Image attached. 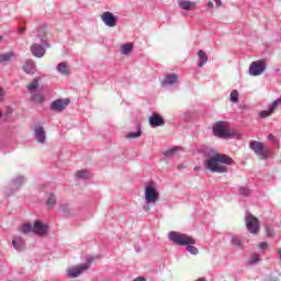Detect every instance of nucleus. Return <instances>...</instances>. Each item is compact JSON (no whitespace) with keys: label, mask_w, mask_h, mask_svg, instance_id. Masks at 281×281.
<instances>
[{"label":"nucleus","mask_w":281,"mask_h":281,"mask_svg":"<svg viewBox=\"0 0 281 281\" xmlns=\"http://www.w3.org/2000/svg\"><path fill=\"white\" fill-rule=\"evenodd\" d=\"M77 179H89V172L87 170H79L75 173Z\"/></svg>","instance_id":"27"},{"label":"nucleus","mask_w":281,"mask_h":281,"mask_svg":"<svg viewBox=\"0 0 281 281\" xmlns=\"http://www.w3.org/2000/svg\"><path fill=\"white\" fill-rule=\"evenodd\" d=\"M169 239L172 240V243H175L176 245H187V250L189 251V254H192L193 256H196V254H199V249L194 247V245H196L195 238H192L186 234L170 232Z\"/></svg>","instance_id":"2"},{"label":"nucleus","mask_w":281,"mask_h":281,"mask_svg":"<svg viewBox=\"0 0 281 281\" xmlns=\"http://www.w3.org/2000/svg\"><path fill=\"white\" fill-rule=\"evenodd\" d=\"M59 207L60 211L64 212L65 214H69V212H71V209H69L67 204H61Z\"/></svg>","instance_id":"34"},{"label":"nucleus","mask_w":281,"mask_h":281,"mask_svg":"<svg viewBox=\"0 0 281 281\" xmlns=\"http://www.w3.org/2000/svg\"><path fill=\"white\" fill-rule=\"evenodd\" d=\"M20 232H21V234H30V232H34V225H32L30 223L23 224L20 227Z\"/></svg>","instance_id":"23"},{"label":"nucleus","mask_w":281,"mask_h":281,"mask_svg":"<svg viewBox=\"0 0 281 281\" xmlns=\"http://www.w3.org/2000/svg\"><path fill=\"white\" fill-rule=\"evenodd\" d=\"M133 52V44L127 43V44H122L121 46V54H131Z\"/></svg>","instance_id":"26"},{"label":"nucleus","mask_w":281,"mask_h":281,"mask_svg":"<svg viewBox=\"0 0 281 281\" xmlns=\"http://www.w3.org/2000/svg\"><path fill=\"white\" fill-rule=\"evenodd\" d=\"M31 101L35 102V104H42V102H45V97L42 93H34L31 97Z\"/></svg>","instance_id":"22"},{"label":"nucleus","mask_w":281,"mask_h":281,"mask_svg":"<svg viewBox=\"0 0 281 281\" xmlns=\"http://www.w3.org/2000/svg\"><path fill=\"white\" fill-rule=\"evenodd\" d=\"M127 139H137V137H142V130L137 132H131L126 135Z\"/></svg>","instance_id":"28"},{"label":"nucleus","mask_w":281,"mask_h":281,"mask_svg":"<svg viewBox=\"0 0 281 281\" xmlns=\"http://www.w3.org/2000/svg\"><path fill=\"white\" fill-rule=\"evenodd\" d=\"M45 47L41 44H33L31 46V54L35 56V58H43L45 56Z\"/></svg>","instance_id":"13"},{"label":"nucleus","mask_w":281,"mask_h":281,"mask_svg":"<svg viewBox=\"0 0 281 281\" xmlns=\"http://www.w3.org/2000/svg\"><path fill=\"white\" fill-rule=\"evenodd\" d=\"M214 1H215L216 8H221V5H223V1L221 0H214Z\"/></svg>","instance_id":"39"},{"label":"nucleus","mask_w":281,"mask_h":281,"mask_svg":"<svg viewBox=\"0 0 281 281\" xmlns=\"http://www.w3.org/2000/svg\"><path fill=\"white\" fill-rule=\"evenodd\" d=\"M265 72V61L257 60L250 64L249 74L250 76H260Z\"/></svg>","instance_id":"8"},{"label":"nucleus","mask_w":281,"mask_h":281,"mask_svg":"<svg viewBox=\"0 0 281 281\" xmlns=\"http://www.w3.org/2000/svg\"><path fill=\"white\" fill-rule=\"evenodd\" d=\"M195 281H206V280L203 279V278H200V279H198V280H195Z\"/></svg>","instance_id":"44"},{"label":"nucleus","mask_w":281,"mask_h":281,"mask_svg":"<svg viewBox=\"0 0 281 281\" xmlns=\"http://www.w3.org/2000/svg\"><path fill=\"white\" fill-rule=\"evenodd\" d=\"M23 71H25V74H29L30 76H34V74L36 72V63H34V60H26L22 67Z\"/></svg>","instance_id":"15"},{"label":"nucleus","mask_w":281,"mask_h":281,"mask_svg":"<svg viewBox=\"0 0 281 281\" xmlns=\"http://www.w3.org/2000/svg\"><path fill=\"white\" fill-rule=\"evenodd\" d=\"M48 229L47 225L43 224L41 221H35L33 224V234L36 236H47Z\"/></svg>","instance_id":"9"},{"label":"nucleus","mask_w":281,"mask_h":281,"mask_svg":"<svg viewBox=\"0 0 281 281\" xmlns=\"http://www.w3.org/2000/svg\"><path fill=\"white\" fill-rule=\"evenodd\" d=\"M229 98H231V101H233V102H238V90H233V91L231 92Z\"/></svg>","instance_id":"33"},{"label":"nucleus","mask_w":281,"mask_h":281,"mask_svg":"<svg viewBox=\"0 0 281 281\" xmlns=\"http://www.w3.org/2000/svg\"><path fill=\"white\" fill-rule=\"evenodd\" d=\"M266 232H267V237H268V238H274V236H276V231H273V228L267 226V227H266Z\"/></svg>","instance_id":"32"},{"label":"nucleus","mask_w":281,"mask_h":281,"mask_svg":"<svg viewBox=\"0 0 281 281\" xmlns=\"http://www.w3.org/2000/svg\"><path fill=\"white\" fill-rule=\"evenodd\" d=\"M47 205H48L49 207L56 205V195H55V194H52V193H50V194L48 195Z\"/></svg>","instance_id":"30"},{"label":"nucleus","mask_w":281,"mask_h":281,"mask_svg":"<svg viewBox=\"0 0 281 281\" xmlns=\"http://www.w3.org/2000/svg\"><path fill=\"white\" fill-rule=\"evenodd\" d=\"M3 98H5V89H3V88L0 86V102H1V100H3Z\"/></svg>","instance_id":"38"},{"label":"nucleus","mask_w":281,"mask_h":281,"mask_svg":"<svg viewBox=\"0 0 281 281\" xmlns=\"http://www.w3.org/2000/svg\"><path fill=\"white\" fill-rule=\"evenodd\" d=\"M246 227L249 232V234H259L260 233V221L258 217L249 214L246 216Z\"/></svg>","instance_id":"6"},{"label":"nucleus","mask_w":281,"mask_h":281,"mask_svg":"<svg viewBox=\"0 0 281 281\" xmlns=\"http://www.w3.org/2000/svg\"><path fill=\"white\" fill-rule=\"evenodd\" d=\"M145 200L148 205L150 203H157L159 201V191L153 187V184H149L145 188Z\"/></svg>","instance_id":"7"},{"label":"nucleus","mask_w":281,"mask_h":281,"mask_svg":"<svg viewBox=\"0 0 281 281\" xmlns=\"http://www.w3.org/2000/svg\"><path fill=\"white\" fill-rule=\"evenodd\" d=\"M198 58L200 63L198 64V67H203V65L207 64V54L204 50L198 52Z\"/></svg>","instance_id":"21"},{"label":"nucleus","mask_w":281,"mask_h":281,"mask_svg":"<svg viewBox=\"0 0 281 281\" xmlns=\"http://www.w3.org/2000/svg\"><path fill=\"white\" fill-rule=\"evenodd\" d=\"M14 58V53L0 54V63H10Z\"/></svg>","instance_id":"24"},{"label":"nucleus","mask_w":281,"mask_h":281,"mask_svg":"<svg viewBox=\"0 0 281 281\" xmlns=\"http://www.w3.org/2000/svg\"><path fill=\"white\" fill-rule=\"evenodd\" d=\"M12 245L16 251H23L25 249V239L22 237H13Z\"/></svg>","instance_id":"16"},{"label":"nucleus","mask_w":281,"mask_h":281,"mask_svg":"<svg viewBox=\"0 0 281 281\" xmlns=\"http://www.w3.org/2000/svg\"><path fill=\"white\" fill-rule=\"evenodd\" d=\"M133 281H146V279L144 277H137L136 279H134Z\"/></svg>","instance_id":"40"},{"label":"nucleus","mask_w":281,"mask_h":281,"mask_svg":"<svg viewBox=\"0 0 281 281\" xmlns=\"http://www.w3.org/2000/svg\"><path fill=\"white\" fill-rule=\"evenodd\" d=\"M213 133L215 137H222L223 139H229V137H240V134L229 130L227 122H217L213 126Z\"/></svg>","instance_id":"3"},{"label":"nucleus","mask_w":281,"mask_h":281,"mask_svg":"<svg viewBox=\"0 0 281 281\" xmlns=\"http://www.w3.org/2000/svg\"><path fill=\"white\" fill-rule=\"evenodd\" d=\"M249 146L251 150L260 157V159H267V157H269V153H271V149H269L265 143H260L258 140L250 142Z\"/></svg>","instance_id":"5"},{"label":"nucleus","mask_w":281,"mask_h":281,"mask_svg":"<svg viewBox=\"0 0 281 281\" xmlns=\"http://www.w3.org/2000/svg\"><path fill=\"white\" fill-rule=\"evenodd\" d=\"M178 150H183V148L181 147H173L171 149H168L165 155L166 157H172V155H175V153H177Z\"/></svg>","instance_id":"29"},{"label":"nucleus","mask_w":281,"mask_h":281,"mask_svg":"<svg viewBox=\"0 0 281 281\" xmlns=\"http://www.w3.org/2000/svg\"><path fill=\"white\" fill-rule=\"evenodd\" d=\"M239 192H240V194H243L244 196H249V194H250V191H249V189H247V188H240V189H239Z\"/></svg>","instance_id":"36"},{"label":"nucleus","mask_w":281,"mask_h":281,"mask_svg":"<svg viewBox=\"0 0 281 281\" xmlns=\"http://www.w3.org/2000/svg\"><path fill=\"white\" fill-rule=\"evenodd\" d=\"M69 102H71L69 99L55 100L52 103L50 108L53 109V111H65L67 106H69Z\"/></svg>","instance_id":"11"},{"label":"nucleus","mask_w":281,"mask_h":281,"mask_svg":"<svg viewBox=\"0 0 281 281\" xmlns=\"http://www.w3.org/2000/svg\"><path fill=\"white\" fill-rule=\"evenodd\" d=\"M2 115H3V113L0 111V119H1Z\"/></svg>","instance_id":"47"},{"label":"nucleus","mask_w":281,"mask_h":281,"mask_svg":"<svg viewBox=\"0 0 281 281\" xmlns=\"http://www.w3.org/2000/svg\"><path fill=\"white\" fill-rule=\"evenodd\" d=\"M232 245L234 247H243V240H240V238H238V237H233Z\"/></svg>","instance_id":"31"},{"label":"nucleus","mask_w":281,"mask_h":281,"mask_svg":"<svg viewBox=\"0 0 281 281\" xmlns=\"http://www.w3.org/2000/svg\"><path fill=\"white\" fill-rule=\"evenodd\" d=\"M34 135H35V139H37V142L40 144H45V128L41 125H36L35 130H34Z\"/></svg>","instance_id":"14"},{"label":"nucleus","mask_w":281,"mask_h":281,"mask_svg":"<svg viewBox=\"0 0 281 281\" xmlns=\"http://www.w3.org/2000/svg\"><path fill=\"white\" fill-rule=\"evenodd\" d=\"M144 210L148 212V210H150V207H144Z\"/></svg>","instance_id":"45"},{"label":"nucleus","mask_w":281,"mask_h":281,"mask_svg":"<svg viewBox=\"0 0 281 281\" xmlns=\"http://www.w3.org/2000/svg\"><path fill=\"white\" fill-rule=\"evenodd\" d=\"M268 139H273V134H269Z\"/></svg>","instance_id":"43"},{"label":"nucleus","mask_w":281,"mask_h":281,"mask_svg":"<svg viewBox=\"0 0 281 281\" xmlns=\"http://www.w3.org/2000/svg\"><path fill=\"white\" fill-rule=\"evenodd\" d=\"M268 247H269V244H267V241H261L258 246V249H260L261 251H266Z\"/></svg>","instance_id":"35"},{"label":"nucleus","mask_w":281,"mask_h":281,"mask_svg":"<svg viewBox=\"0 0 281 281\" xmlns=\"http://www.w3.org/2000/svg\"><path fill=\"white\" fill-rule=\"evenodd\" d=\"M234 160L227 155L215 153L209 157V159L204 160V167L206 170H211V172H227V166H232Z\"/></svg>","instance_id":"1"},{"label":"nucleus","mask_w":281,"mask_h":281,"mask_svg":"<svg viewBox=\"0 0 281 281\" xmlns=\"http://www.w3.org/2000/svg\"><path fill=\"white\" fill-rule=\"evenodd\" d=\"M1 41H3V36H0V43H1Z\"/></svg>","instance_id":"46"},{"label":"nucleus","mask_w":281,"mask_h":281,"mask_svg":"<svg viewBox=\"0 0 281 281\" xmlns=\"http://www.w3.org/2000/svg\"><path fill=\"white\" fill-rule=\"evenodd\" d=\"M40 82L41 77H36L26 86V91H29V93H36V89H38Z\"/></svg>","instance_id":"18"},{"label":"nucleus","mask_w":281,"mask_h":281,"mask_svg":"<svg viewBox=\"0 0 281 281\" xmlns=\"http://www.w3.org/2000/svg\"><path fill=\"white\" fill-rule=\"evenodd\" d=\"M20 34H25V29H20Z\"/></svg>","instance_id":"42"},{"label":"nucleus","mask_w":281,"mask_h":281,"mask_svg":"<svg viewBox=\"0 0 281 281\" xmlns=\"http://www.w3.org/2000/svg\"><path fill=\"white\" fill-rule=\"evenodd\" d=\"M101 19L103 23L108 25V27H115V25H117V18H115V15L109 11L103 12Z\"/></svg>","instance_id":"10"},{"label":"nucleus","mask_w":281,"mask_h":281,"mask_svg":"<svg viewBox=\"0 0 281 281\" xmlns=\"http://www.w3.org/2000/svg\"><path fill=\"white\" fill-rule=\"evenodd\" d=\"M260 262V256L258 254L252 255V265Z\"/></svg>","instance_id":"37"},{"label":"nucleus","mask_w":281,"mask_h":281,"mask_svg":"<svg viewBox=\"0 0 281 281\" xmlns=\"http://www.w3.org/2000/svg\"><path fill=\"white\" fill-rule=\"evenodd\" d=\"M179 80V77L177 75H169L165 78L164 85H175Z\"/></svg>","instance_id":"25"},{"label":"nucleus","mask_w":281,"mask_h":281,"mask_svg":"<svg viewBox=\"0 0 281 281\" xmlns=\"http://www.w3.org/2000/svg\"><path fill=\"white\" fill-rule=\"evenodd\" d=\"M277 106H280V100H276L269 110H265L260 112V117H269V115H272L273 111H276Z\"/></svg>","instance_id":"19"},{"label":"nucleus","mask_w":281,"mask_h":281,"mask_svg":"<svg viewBox=\"0 0 281 281\" xmlns=\"http://www.w3.org/2000/svg\"><path fill=\"white\" fill-rule=\"evenodd\" d=\"M94 258L90 257L88 258V263H82L78 266H74L67 269L66 273L68 278H79V276H82L85 271H89L91 269V262H93Z\"/></svg>","instance_id":"4"},{"label":"nucleus","mask_w":281,"mask_h":281,"mask_svg":"<svg viewBox=\"0 0 281 281\" xmlns=\"http://www.w3.org/2000/svg\"><path fill=\"white\" fill-rule=\"evenodd\" d=\"M57 71L61 74V76H69V65H67L65 61L59 63L57 66Z\"/></svg>","instance_id":"20"},{"label":"nucleus","mask_w":281,"mask_h":281,"mask_svg":"<svg viewBox=\"0 0 281 281\" xmlns=\"http://www.w3.org/2000/svg\"><path fill=\"white\" fill-rule=\"evenodd\" d=\"M178 5H179V8H181V10L190 11V10H194V8H196V2H192L189 0H180L178 2Z\"/></svg>","instance_id":"17"},{"label":"nucleus","mask_w":281,"mask_h":281,"mask_svg":"<svg viewBox=\"0 0 281 281\" xmlns=\"http://www.w3.org/2000/svg\"><path fill=\"white\" fill-rule=\"evenodd\" d=\"M148 122L153 128H157V126H164V124H166L164 117L157 113H153L151 116H149Z\"/></svg>","instance_id":"12"},{"label":"nucleus","mask_w":281,"mask_h":281,"mask_svg":"<svg viewBox=\"0 0 281 281\" xmlns=\"http://www.w3.org/2000/svg\"><path fill=\"white\" fill-rule=\"evenodd\" d=\"M207 5L209 8H214V3L212 1H209Z\"/></svg>","instance_id":"41"}]
</instances>
